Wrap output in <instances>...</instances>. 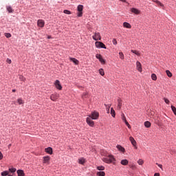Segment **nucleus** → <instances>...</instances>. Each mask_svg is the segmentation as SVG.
<instances>
[{
	"label": "nucleus",
	"mask_w": 176,
	"mask_h": 176,
	"mask_svg": "<svg viewBox=\"0 0 176 176\" xmlns=\"http://www.w3.org/2000/svg\"><path fill=\"white\" fill-rule=\"evenodd\" d=\"M166 72L168 78H171V76H173V74L170 73L169 70H166Z\"/></svg>",
	"instance_id": "nucleus-34"
},
{
	"label": "nucleus",
	"mask_w": 176,
	"mask_h": 176,
	"mask_svg": "<svg viewBox=\"0 0 176 176\" xmlns=\"http://www.w3.org/2000/svg\"><path fill=\"white\" fill-rule=\"evenodd\" d=\"M119 56H120V58H121V60H124V54H123V52H120Z\"/></svg>",
	"instance_id": "nucleus-33"
},
{
	"label": "nucleus",
	"mask_w": 176,
	"mask_h": 176,
	"mask_svg": "<svg viewBox=\"0 0 176 176\" xmlns=\"http://www.w3.org/2000/svg\"><path fill=\"white\" fill-rule=\"evenodd\" d=\"M57 98H58V94H54L50 96V99L52 100V101H56Z\"/></svg>",
	"instance_id": "nucleus-13"
},
{
	"label": "nucleus",
	"mask_w": 176,
	"mask_h": 176,
	"mask_svg": "<svg viewBox=\"0 0 176 176\" xmlns=\"http://www.w3.org/2000/svg\"><path fill=\"white\" fill-rule=\"evenodd\" d=\"M77 10L78 12L77 14L78 17H82L83 16V5H78Z\"/></svg>",
	"instance_id": "nucleus-2"
},
{
	"label": "nucleus",
	"mask_w": 176,
	"mask_h": 176,
	"mask_svg": "<svg viewBox=\"0 0 176 176\" xmlns=\"http://www.w3.org/2000/svg\"><path fill=\"white\" fill-rule=\"evenodd\" d=\"M138 163L140 166H142L144 164V160H142V159H140L138 161Z\"/></svg>",
	"instance_id": "nucleus-37"
},
{
	"label": "nucleus",
	"mask_w": 176,
	"mask_h": 176,
	"mask_svg": "<svg viewBox=\"0 0 176 176\" xmlns=\"http://www.w3.org/2000/svg\"><path fill=\"white\" fill-rule=\"evenodd\" d=\"M17 102L19 105H21L22 104H24V100L21 98H19L17 99Z\"/></svg>",
	"instance_id": "nucleus-30"
},
{
	"label": "nucleus",
	"mask_w": 176,
	"mask_h": 176,
	"mask_svg": "<svg viewBox=\"0 0 176 176\" xmlns=\"http://www.w3.org/2000/svg\"><path fill=\"white\" fill-rule=\"evenodd\" d=\"M96 175H98V176H105V172H104V171L97 172Z\"/></svg>",
	"instance_id": "nucleus-25"
},
{
	"label": "nucleus",
	"mask_w": 176,
	"mask_h": 176,
	"mask_svg": "<svg viewBox=\"0 0 176 176\" xmlns=\"http://www.w3.org/2000/svg\"><path fill=\"white\" fill-rule=\"evenodd\" d=\"M78 163L79 164H83L84 163H86V160H85L83 157H81L78 159Z\"/></svg>",
	"instance_id": "nucleus-22"
},
{
	"label": "nucleus",
	"mask_w": 176,
	"mask_h": 176,
	"mask_svg": "<svg viewBox=\"0 0 176 176\" xmlns=\"http://www.w3.org/2000/svg\"><path fill=\"white\" fill-rule=\"evenodd\" d=\"M38 27H41V28H43L45 27V21L42 19H38L37 21Z\"/></svg>",
	"instance_id": "nucleus-9"
},
{
	"label": "nucleus",
	"mask_w": 176,
	"mask_h": 176,
	"mask_svg": "<svg viewBox=\"0 0 176 176\" xmlns=\"http://www.w3.org/2000/svg\"><path fill=\"white\" fill-rule=\"evenodd\" d=\"M55 87L58 89V90H63V86H61V83L60 82V80H56L54 82Z\"/></svg>",
	"instance_id": "nucleus-6"
},
{
	"label": "nucleus",
	"mask_w": 176,
	"mask_h": 176,
	"mask_svg": "<svg viewBox=\"0 0 176 176\" xmlns=\"http://www.w3.org/2000/svg\"><path fill=\"white\" fill-rule=\"evenodd\" d=\"M45 151L48 153L49 155L53 154V148L52 147H47L45 149Z\"/></svg>",
	"instance_id": "nucleus-14"
},
{
	"label": "nucleus",
	"mask_w": 176,
	"mask_h": 176,
	"mask_svg": "<svg viewBox=\"0 0 176 176\" xmlns=\"http://www.w3.org/2000/svg\"><path fill=\"white\" fill-rule=\"evenodd\" d=\"M104 105H105L107 109H109L111 108V104H104Z\"/></svg>",
	"instance_id": "nucleus-47"
},
{
	"label": "nucleus",
	"mask_w": 176,
	"mask_h": 176,
	"mask_svg": "<svg viewBox=\"0 0 176 176\" xmlns=\"http://www.w3.org/2000/svg\"><path fill=\"white\" fill-rule=\"evenodd\" d=\"M97 170H99V171H104L105 167L104 166H99L97 167Z\"/></svg>",
	"instance_id": "nucleus-27"
},
{
	"label": "nucleus",
	"mask_w": 176,
	"mask_h": 176,
	"mask_svg": "<svg viewBox=\"0 0 176 176\" xmlns=\"http://www.w3.org/2000/svg\"><path fill=\"white\" fill-rule=\"evenodd\" d=\"M43 162L44 164H50V156H45L43 157Z\"/></svg>",
	"instance_id": "nucleus-10"
},
{
	"label": "nucleus",
	"mask_w": 176,
	"mask_h": 176,
	"mask_svg": "<svg viewBox=\"0 0 176 176\" xmlns=\"http://www.w3.org/2000/svg\"><path fill=\"white\" fill-rule=\"evenodd\" d=\"M153 2H155V3H157V5H159L160 6H162V8L164 6V5H163V3H162L160 1H157V0H152Z\"/></svg>",
	"instance_id": "nucleus-23"
},
{
	"label": "nucleus",
	"mask_w": 176,
	"mask_h": 176,
	"mask_svg": "<svg viewBox=\"0 0 176 176\" xmlns=\"http://www.w3.org/2000/svg\"><path fill=\"white\" fill-rule=\"evenodd\" d=\"M12 146V144L8 145V148H10Z\"/></svg>",
	"instance_id": "nucleus-56"
},
{
	"label": "nucleus",
	"mask_w": 176,
	"mask_h": 176,
	"mask_svg": "<svg viewBox=\"0 0 176 176\" xmlns=\"http://www.w3.org/2000/svg\"><path fill=\"white\" fill-rule=\"evenodd\" d=\"M82 98H87V93H84L82 96Z\"/></svg>",
	"instance_id": "nucleus-46"
},
{
	"label": "nucleus",
	"mask_w": 176,
	"mask_h": 176,
	"mask_svg": "<svg viewBox=\"0 0 176 176\" xmlns=\"http://www.w3.org/2000/svg\"><path fill=\"white\" fill-rule=\"evenodd\" d=\"M151 79L153 80H156L157 79V76H156V74H151Z\"/></svg>",
	"instance_id": "nucleus-32"
},
{
	"label": "nucleus",
	"mask_w": 176,
	"mask_h": 176,
	"mask_svg": "<svg viewBox=\"0 0 176 176\" xmlns=\"http://www.w3.org/2000/svg\"><path fill=\"white\" fill-rule=\"evenodd\" d=\"M135 146V149H137V148H138V147H137V145H135V146Z\"/></svg>",
	"instance_id": "nucleus-58"
},
{
	"label": "nucleus",
	"mask_w": 176,
	"mask_h": 176,
	"mask_svg": "<svg viewBox=\"0 0 176 176\" xmlns=\"http://www.w3.org/2000/svg\"><path fill=\"white\" fill-rule=\"evenodd\" d=\"M87 123L91 127H94V121L91 120V117L87 118Z\"/></svg>",
	"instance_id": "nucleus-8"
},
{
	"label": "nucleus",
	"mask_w": 176,
	"mask_h": 176,
	"mask_svg": "<svg viewBox=\"0 0 176 176\" xmlns=\"http://www.w3.org/2000/svg\"><path fill=\"white\" fill-rule=\"evenodd\" d=\"M7 63H8V64H12V60L8 58V59H7Z\"/></svg>",
	"instance_id": "nucleus-51"
},
{
	"label": "nucleus",
	"mask_w": 176,
	"mask_h": 176,
	"mask_svg": "<svg viewBox=\"0 0 176 176\" xmlns=\"http://www.w3.org/2000/svg\"><path fill=\"white\" fill-rule=\"evenodd\" d=\"M164 100L166 102V104H167L168 105L170 104V100L168 99L164 98Z\"/></svg>",
	"instance_id": "nucleus-42"
},
{
	"label": "nucleus",
	"mask_w": 176,
	"mask_h": 176,
	"mask_svg": "<svg viewBox=\"0 0 176 176\" xmlns=\"http://www.w3.org/2000/svg\"><path fill=\"white\" fill-rule=\"evenodd\" d=\"M95 46L98 49H107V46H105V44L100 41H96L95 43Z\"/></svg>",
	"instance_id": "nucleus-3"
},
{
	"label": "nucleus",
	"mask_w": 176,
	"mask_h": 176,
	"mask_svg": "<svg viewBox=\"0 0 176 176\" xmlns=\"http://www.w3.org/2000/svg\"><path fill=\"white\" fill-rule=\"evenodd\" d=\"M131 12L132 13H134L135 14H140V13H141V11H140V10L135 8H131Z\"/></svg>",
	"instance_id": "nucleus-12"
},
{
	"label": "nucleus",
	"mask_w": 176,
	"mask_h": 176,
	"mask_svg": "<svg viewBox=\"0 0 176 176\" xmlns=\"http://www.w3.org/2000/svg\"><path fill=\"white\" fill-rule=\"evenodd\" d=\"M107 113H109V109H107Z\"/></svg>",
	"instance_id": "nucleus-55"
},
{
	"label": "nucleus",
	"mask_w": 176,
	"mask_h": 176,
	"mask_svg": "<svg viewBox=\"0 0 176 176\" xmlns=\"http://www.w3.org/2000/svg\"><path fill=\"white\" fill-rule=\"evenodd\" d=\"M123 27H124V28H131V25L127 22H124Z\"/></svg>",
	"instance_id": "nucleus-21"
},
{
	"label": "nucleus",
	"mask_w": 176,
	"mask_h": 176,
	"mask_svg": "<svg viewBox=\"0 0 176 176\" xmlns=\"http://www.w3.org/2000/svg\"><path fill=\"white\" fill-rule=\"evenodd\" d=\"M99 74H100V75H101L102 76H104V75H105V73L104 72V69H99Z\"/></svg>",
	"instance_id": "nucleus-31"
},
{
	"label": "nucleus",
	"mask_w": 176,
	"mask_h": 176,
	"mask_svg": "<svg viewBox=\"0 0 176 176\" xmlns=\"http://www.w3.org/2000/svg\"><path fill=\"white\" fill-rule=\"evenodd\" d=\"M117 149H118V151H120V152H123V153L126 152V150L123 148V146L120 145H117Z\"/></svg>",
	"instance_id": "nucleus-18"
},
{
	"label": "nucleus",
	"mask_w": 176,
	"mask_h": 176,
	"mask_svg": "<svg viewBox=\"0 0 176 176\" xmlns=\"http://www.w3.org/2000/svg\"><path fill=\"white\" fill-rule=\"evenodd\" d=\"M12 93H16V89H12Z\"/></svg>",
	"instance_id": "nucleus-53"
},
{
	"label": "nucleus",
	"mask_w": 176,
	"mask_h": 176,
	"mask_svg": "<svg viewBox=\"0 0 176 176\" xmlns=\"http://www.w3.org/2000/svg\"><path fill=\"white\" fill-rule=\"evenodd\" d=\"M111 116H113V118H115V116H116V113H115V110L112 107L111 108Z\"/></svg>",
	"instance_id": "nucleus-24"
},
{
	"label": "nucleus",
	"mask_w": 176,
	"mask_h": 176,
	"mask_svg": "<svg viewBox=\"0 0 176 176\" xmlns=\"http://www.w3.org/2000/svg\"><path fill=\"white\" fill-rule=\"evenodd\" d=\"M8 176H12V175H9Z\"/></svg>",
	"instance_id": "nucleus-59"
},
{
	"label": "nucleus",
	"mask_w": 176,
	"mask_h": 176,
	"mask_svg": "<svg viewBox=\"0 0 176 176\" xmlns=\"http://www.w3.org/2000/svg\"><path fill=\"white\" fill-rule=\"evenodd\" d=\"M131 168H132V170H135V168H137V166H135V165H132L131 166Z\"/></svg>",
	"instance_id": "nucleus-49"
},
{
	"label": "nucleus",
	"mask_w": 176,
	"mask_h": 176,
	"mask_svg": "<svg viewBox=\"0 0 176 176\" xmlns=\"http://www.w3.org/2000/svg\"><path fill=\"white\" fill-rule=\"evenodd\" d=\"M92 39H94V41H101V34L100 32H96L94 35L92 36Z\"/></svg>",
	"instance_id": "nucleus-4"
},
{
	"label": "nucleus",
	"mask_w": 176,
	"mask_h": 176,
	"mask_svg": "<svg viewBox=\"0 0 176 176\" xmlns=\"http://www.w3.org/2000/svg\"><path fill=\"white\" fill-rule=\"evenodd\" d=\"M157 166H158V167H160V168H163V165L160 164H157L156 163Z\"/></svg>",
	"instance_id": "nucleus-50"
},
{
	"label": "nucleus",
	"mask_w": 176,
	"mask_h": 176,
	"mask_svg": "<svg viewBox=\"0 0 176 176\" xmlns=\"http://www.w3.org/2000/svg\"><path fill=\"white\" fill-rule=\"evenodd\" d=\"M19 79H20V80H22L23 82L25 81V78H24V76H19Z\"/></svg>",
	"instance_id": "nucleus-41"
},
{
	"label": "nucleus",
	"mask_w": 176,
	"mask_h": 176,
	"mask_svg": "<svg viewBox=\"0 0 176 176\" xmlns=\"http://www.w3.org/2000/svg\"><path fill=\"white\" fill-rule=\"evenodd\" d=\"M131 53L136 54V56H141V54H140V52L137 50H131Z\"/></svg>",
	"instance_id": "nucleus-26"
},
{
	"label": "nucleus",
	"mask_w": 176,
	"mask_h": 176,
	"mask_svg": "<svg viewBox=\"0 0 176 176\" xmlns=\"http://www.w3.org/2000/svg\"><path fill=\"white\" fill-rule=\"evenodd\" d=\"M115 157H113V155H106L105 157H104L102 158V161L104 162V163H107V164H111V163H113V164H115Z\"/></svg>",
	"instance_id": "nucleus-1"
},
{
	"label": "nucleus",
	"mask_w": 176,
	"mask_h": 176,
	"mask_svg": "<svg viewBox=\"0 0 176 176\" xmlns=\"http://www.w3.org/2000/svg\"><path fill=\"white\" fill-rule=\"evenodd\" d=\"M48 39H50V38H52V36H48Z\"/></svg>",
	"instance_id": "nucleus-57"
},
{
	"label": "nucleus",
	"mask_w": 176,
	"mask_h": 176,
	"mask_svg": "<svg viewBox=\"0 0 176 176\" xmlns=\"http://www.w3.org/2000/svg\"><path fill=\"white\" fill-rule=\"evenodd\" d=\"M99 116H100V114H98V112L94 111L91 113V116H89V118H91L94 120H96L98 119Z\"/></svg>",
	"instance_id": "nucleus-5"
},
{
	"label": "nucleus",
	"mask_w": 176,
	"mask_h": 176,
	"mask_svg": "<svg viewBox=\"0 0 176 176\" xmlns=\"http://www.w3.org/2000/svg\"><path fill=\"white\" fill-rule=\"evenodd\" d=\"M120 164L122 166H127V164H129V160H122L121 162H120Z\"/></svg>",
	"instance_id": "nucleus-20"
},
{
	"label": "nucleus",
	"mask_w": 176,
	"mask_h": 176,
	"mask_svg": "<svg viewBox=\"0 0 176 176\" xmlns=\"http://www.w3.org/2000/svg\"><path fill=\"white\" fill-rule=\"evenodd\" d=\"M6 9H7L8 12H9V13H13V9L12 8V7L7 6Z\"/></svg>",
	"instance_id": "nucleus-29"
},
{
	"label": "nucleus",
	"mask_w": 176,
	"mask_h": 176,
	"mask_svg": "<svg viewBox=\"0 0 176 176\" xmlns=\"http://www.w3.org/2000/svg\"><path fill=\"white\" fill-rule=\"evenodd\" d=\"M144 126L145 127H146L147 129H149V127H151V122H149L148 121H146L144 122Z\"/></svg>",
	"instance_id": "nucleus-28"
},
{
	"label": "nucleus",
	"mask_w": 176,
	"mask_h": 176,
	"mask_svg": "<svg viewBox=\"0 0 176 176\" xmlns=\"http://www.w3.org/2000/svg\"><path fill=\"white\" fill-rule=\"evenodd\" d=\"M18 176H25V174L24 173V170H18L16 171Z\"/></svg>",
	"instance_id": "nucleus-19"
},
{
	"label": "nucleus",
	"mask_w": 176,
	"mask_h": 176,
	"mask_svg": "<svg viewBox=\"0 0 176 176\" xmlns=\"http://www.w3.org/2000/svg\"><path fill=\"white\" fill-rule=\"evenodd\" d=\"M96 58L99 60V61L101 63V64L104 65L105 64V59L102 58V56L100 54H97L96 55Z\"/></svg>",
	"instance_id": "nucleus-7"
},
{
	"label": "nucleus",
	"mask_w": 176,
	"mask_h": 176,
	"mask_svg": "<svg viewBox=\"0 0 176 176\" xmlns=\"http://www.w3.org/2000/svg\"><path fill=\"white\" fill-rule=\"evenodd\" d=\"M154 176H160V173H155Z\"/></svg>",
	"instance_id": "nucleus-52"
},
{
	"label": "nucleus",
	"mask_w": 176,
	"mask_h": 176,
	"mask_svg": "<svg viewBox=\"0 0 176 176\" xmlns=\"http://www.w3.org/2000/svg\"><path fill=\"white\" fill-rule=\"evenodd\" d=\"M125 124L127 126L128 129H131V126L129 124V122L126 121Z\"/></svg>",
	"instance_id": "nucleus-44"
},
{
	"label": "nucleus",
	"mask_w": 176,
	"mask_h": 176,
	"mask_svg": "<svg viewBox=\"0 0 176 176\" xmlns=\"http://www.w3.org/2000/svg\"><path fill=\"white\" fill-rule=\"evenodd\" d=\"M5 36L6 38H11L12 37V34L10 33H5Z\"/></svg>",
	"instance_id": "nucleus-40"
},
{
	"label": "nucleus",
	"mask_w": 176,
	"mask_h": 176,
	"mask_svg": "<svg viewBox=\"0 0 176 176\" xmlns=\"http://www.w3.org/2000/svg\"><path fill=\"white\" fill-rule=\"evenodd\" d=\"M129 141L131 142L133 146H135V145H137V142L135 141V140H134V138L131 136L129 138Z\"/></svg>",
	"instance_id": "nucleus-16"
},
{
	"label": "nucleus",
	"mask_w": 176,
	"mask_h": 176,
	"mask_svg": "<svg viewBox=\"0 0 176 176\" xmlns=\"http://www.w3.org/2000/svg\"><path fill=\"white\" fill-rule=\"evenodd\" d=\"M63 13H65V14H71V11H69L68 10H65L63 11Z\"/></svg>",
	"instance_id": "nucleus-39"
},
{
	"label": "nucleus",
	"mask_w": 176,
	"mask_h": 176,
	"mask_svg": "<svg viewBox=\"0 0 176 176\" xmlns=\"http://www.w3.org/2000/svg\"><path fill=\"white\" fill-rule=\"evenodd\" d=\"M171 109H172L174 115H175V116H176V107L174 106H171Z\"/></svg>",
	"instance_id": "nucleus-35"
},
{
	"label": "nucleus",
	"mask_w": 176,
	"mask_h": 176,
	"mask_svg": "<svg viewBox=\"0 0 176 176\" xmlns=\"http://www.w3.org/2000/svg\"><path fill=\"white\" fill-rule=\"evenodd\" d=\"M2 159H3V155L2 153L0 151V160H2Z\"/></svg>",
	"instance_id": "nucleus-48"
},
{
	"label": "nucleus",
	"mask_w": 176,
	"mask_h": 176,
	"mask_svg": "<svg viewBox=\"0 0 176 176\" xmlns=\"http://www.w3.org/2000/svg\"><path fill=\"white\" fill-rule=\"evenodd\" d=\"M122 2H126V0H120Z\"/></svg>",
	"instance_id": "nucleus-54"
},
{
	"label": "nucleus",
	"mask_w": 176,
	"mask_h": 176,
	"mask_svg": "<svg viewBox=\"0 0 176 176\" xmlns=\"http://www.w3.org/2000/svg\"><path fill=\"white\" fill-rule=\"evenodd\" d=\"M8 174H9V172L8 171H3L1 173L2 176H6V175H8Z\"/></svg>",
	"instance_id": "nucleus-38"
},
{
	"label": "nucleus",
	"mask_w": 176,
	"mask_h": 176,
	"mask_svg": "<svg viewBox=\"0 0 176 176\" xmlns=\"http://www.w3.org/2000/svg\"><path fill=\"white\" fill-rule=\"evenodd\" d=\"M112 42H113V45H118V41H116V38H113Z\"/></svg>",
	"instance_id": "nucleus-45"
},
{
	"label": "nucleus",
	"mask_w": 176,
	"mask_h": 176,
	"mask_svg": "<svg viewBox=\"0 0 176 176\" xmlns=\"http://www.w3.org/2000/svg\"><path fill=\"white\" fill-rule=\"evenodd\" d=\"M69 60L70 61H72V63H74L76 65H78V64H79V60H78L75 58H69Z\"/></svg>",
	"instance_id": "nucleus-17"
},
{
	"label": "nucleus",
	"mask_w": 176,
	"mask_h": 176,
	"mask_svg": "<svg viewBox=\"0 0 176 176\" xmlns=\"http://www.w3.org/2000/svg\"><path fill=\"white\" fill-rule=\"evenodd\" d=\"M136 68L139 72H142V65H141V63L140 61L136 62Z\"/></svg>",
	"instance_id": "nucleus-11"
},
{
	"label": "nucleus",
	"mask_w": 176,
	"mask_h": 176,
	"mask_svg": "<svg viewBox=\"0 0 176 176\" xmlns=\"http://www.w3.org/2000/svg\"><path fill=\"white\" fill-rule=\"evenodd\" d=\"M118 107H117V109L118 111H120V109H122V100L120 98L118 99Z\"/></svg>",
	"instance_id": "nucleus-15"
},
{
	"label": "nucleus",
	"mask_w": 176,
	"mask_h": 176,
	"mask_svg": "<svg viewBox=\"0 0 176 176\" xmlns=\"http://www.w3.org/2000/svg\"><path fill=\"white\" fill-rule=\"evenodd\" d=\"M122 120H123V122H124V123L126 122H127V120L126 119V116H124V113L122 114Z\"/></svg>",
	"instance_id": "nucleus-36"
},
{
	"label": "nucleus",
	"mask_w": 176,
	"mask_h": 176,
	"mask_svg": "<svg viewBox=\"0 0 176 176\" xmlns=\"http://www.w3.org/2000/svg\"><path fill=\"white\" fill-rule=\"evenodd\" d=\"M9 171H10V173H16V168H9Z\"/></svg>",
	"instance_id": "nucleus-43"
}]
</instances>
